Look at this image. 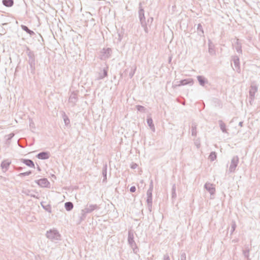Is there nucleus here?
<instances>
[{
  "instance_id": "obj_1",
  "label": "nucleus",
  "mask_w": 260,
  "mask_h": 260,
  "mask_svg": "<svg viewBox=\"0 0 260 260\" xmlns=\"http://www.w3.org/2000/svg\"><path fill=\"white\" fill-rule=\"evenodd\" d=\"M144 10L142 7V3L141 2L139 4V19L140 22L141 26L144 28L145 33L148 34L149 32L148 27L147 26L146 20L144 14Z\"/></svg>"
},
{
  "instance_id": "obj_2",
  "label": "nucleus",
  "mask_w": 260,
  "mask_h": 260,
  "mask_svg": "<svg viewBox=\"0 0 260 260\" xmlns=\"http://www.w3.org/2000/svg\"><path fill=\"white\" fill-rule=\"evenodd\" d=\"M46 237L52 241H59L61 239V235L56 229H50L46 233Z\"/></svg>"
},
{
  "instance_id": "obj_3",
  "label": "nucleus",
  "mask_w": 260,
  "mask_h": 260,
  "mask_svg": "<svg viewBox=\"0 0 260 260\" xmlns=\"http://www.w3.org/2000/svg\"><path fill=\"white\" fill-rule=\"evenodd\" d=\"M112 53L111 48H104L99 53V58L102 60H106L110 57Z\"/></svg>"
},
{
  "instance_id": "obj_4",
  "label": "nucleus",
  "mask_w": 260,
  "mask_h": 260,
  "mask_svg": "<svg viewBox=\"0 0 260 260\" xmlns=\"http://www.w3.org/2000/svg\"><path fill=\"white\" fill-rule=\"evenodd\" d=\"M239 161V158L237 155L235 156L232 158L229 170L230 173H234L235 172Z\"/></svg>"
},
{
  "instance_id": "obj_5",
  "label": "nucleus",
  "mask_w": 260,
  "mask_h": 260,
  "mask_svg": "<svg viewBox=\"0 0 260 260\" xmlns=\"http://www.w3.org/2000/svg\"><path fill=\"white\" fill-rule=\"evenodd\" d=\"M35 182L37 184L41 187L50 188V183L48 179L46 178H43L40 179L36 180Z\"/></svg>"
},
{
  "instance_id": "obj_6",
  "label": "nucleus",
  "mask_w": 260,
  "mask_h": 260,
  "mask_svg": "<svg viewBox=\"0 0 260 260\" xmlns=\"http://www.w3.org/2000/svg\"><path fill=\"white\" fill-rule=\"evenodd\" d=\"M78 100V91H72L69 99V103H71L72 104V107H74L76 105Z\"/></svg>"
},
{
  "instance_id": "obj_7",
  "label": "nucleus",
  "mask_w": 260,
  "mask_h": 260,
  "mask_svg": "<svg viewBox=\"0 0 260 260\" xmlns=\"http://www.w3.org/2000/svg\"><path fill=\"white\" fill-rule=\"evenodd\" d=\"M26 53L28 56L27 61L29 62H36L35 54L34 51L30 50L29 47H27L26 49Z\"/></svg>"
},
{
  "instance_id": "obj_8",
  "label": "nucleus",
  "mask_w": 260,
  "mask_h": 260,
  "mask_svg": "<svg viewBox=\"0 0 260 260\" xmlns=\"http://www.w3.org/2000/svg\"><path fill=\"white\" fill-rule=\"evenodd\" d=\"M100 208V206L97 204H87L84 209L85 210V212L86 213H90L94 210H99Z\"/></svg>"
},
{
  "instance_id": "obj_9",
  "label": "nucleus",
  "mask_w": 260,
  "mask_h": 260,
  "mask_svg": "<svg viewBox=\"0 0 260 260\" xmlns=\"http://www.w3.org/2000/svg\"><path fill=\"white\" fill-rule=\"evenodd\" d=\"M193 79L192 78H187L185 79L181 80L179 81H178V84H176V86H184L186 85H192L193 84Z\"/></svg>"
},
{
  "instance_id": "obj_10",
  "label": "nucleus",
  "mask_w": 260,
  "mask_h": 260,
  "mask_svg": "<svg viewBox=\"0 0 260 260\" xmlns=\"http://www.w3.org/2000/svg\"><path fill=\"white\" fill-rule=\"evenodd\" d=\"M204 188L210 193L211 196L215 194L216 190L213 184L206 182L204 185Z\"/></svg>"
},
{
  "instance_id": "obj_11",
  "label": "nucleus",
  "mask_w": 260,
  "mask_h": 260,
  "mask_svg": "<svg viewBox=\"0 0 260 260\" xmlns=\"http://www.w3.org/2000/svg\"><path fill=\"white\" fill-rule=\"evenodd\" d=\"M50 152L48 151H42L40 153H39L37 155L36 157L39 159H47L50 157Z\"/></svg>"
},
{
  "instance_id": "obj_12",
  "label": "nucleus",
  "mask_w": 260,
  "mask_h": 260,
  "mask_svg": "<svg viewBox=\"0 0 260 260\" xmlns=\"http://www.w3.org/2000/svg\"><path fill=\"white\" fill-rule=\"evenodd\" d=\"M208 52L211 55H214L216 54L215 45L210 39L208 40Z\"/></svg>"
},
{
  "instance_id": "obj_13",
  "label": "nucleus",
  "mask_w": 260,
  "mask_h": 260,
  "mask_svg": "<svg viewBox=\"0 0 260 260\" xmlns=\"http://www.w3.org/2000/svg\"><path fill=\"white\" fill-rule=\"evenodd\" d=\"M108 67L107 66L103 69V70L99 73L98 80H102L108 76Z\"/></svg>"
},
{
  "instance_id": "obj_14",
  "label": "nucleus",
  "mask_w": 260,
  "mask_h": 260,
  "mask_svg": "<svg viewBox=\"0 0 260 260\" xmlns=\"http://www.w3.org/2000/svg\"><path fill=\"white\" fill-rule=\"evenodd\" d=\"M11 164V161L9 159H5L1 162V167L4 172L8 170Z\"/></svg>"
},
{
  "instance_id": "obj_15",
  "label": "nucleus",
  "mask_w": 260,
  "mask_h": 260,
  "mask_svg": "<svg viewBox=\"0 0 260 260\" xmlns=\"http://www.w3.org/2000/svg\"><path fill=\"white\" fill-rule=\"evenodd\" d=\"M233 61L235 66V70L238 73L240 72V66L239 58L238 56H234L233 57Z\"/></svg>"
},
{
  "instance_id": "obj_16",
  "label": "nucleus",
  "mask_w": 260,
  "mask_h": 260,
  "mask_svg": "<svg viewBox=\"0 0 260 260\" xmlns=\"http://www.w3.org/2000/svg\"><path fill=\"white\" fill-rule=\"evenodd\" d=\"M257 86L256 85H251L249 91V99H254L255 93L257 91Z\"/></svg>"
},
{
  "instance_id": "obj_17",
  "label": "nucleus",
  "mask_w": 260,
  "mask_h": 260,
  "mask_svg": "<svg viewBox=\"0 0 260 260\" xmlns=\"http://www.w3.org/2000/svg\"><path fill=\"white\" fill-rule=\"evenodd\" d=\"M134 231L132 230H129L128 231L127 242L128 245L135 242L134 240Z\"/></svg>"
},
{
  "instance_id": "obj_18",
  "label": "nucleus",
  "mask_w": 260,
  "mask_h": 260,
  "mask_svg": "<svg viewBox=\"0 0 260 260\" xmlns=\"http://www.w3.org/2000/svg\"><path fill=\"white\" fill-rule=\"evenodd\" d=\"M197 80L199 84L202 86H204L205 84L208 83V81L207 78L202 75H199L197 77Z\"/></svg>"
},
{
  "instance_id": "obj_19",
  "label": "nucleus",
  "mask_w": 260,
  "mask_h": 260,
  "mask_svg": "<svg viewBox=\"0 0 260 260\" xmlns=\"http://www.w3.org/2000/svg\"><path fill=\"white\" fill-rule=\"evenodd\" d=\"M21 161L29 167L35 168L34 161L30 159L22 158Z\"/></svg>"
},
{
  "instance_id": "obj_20",
  "label": "nucleus",
  "mask_w": 260,
  "mask_h": 260,
  "mask_svg": "<svg viewBox=\"0 0 260 260\" xmlns=\"http://www.w3.org/2000/svg\"><path fill=\"white\" fill-rule=\"evenodd\" d=\"M107 164L105 162L103 165L102 169V175L103 177V182H107Z\"/></svg>"
},
{
  "instance_id": "obj_21",
  "label": "nucleus",
  "mask_w": 260,
  "mask_h": 260,
  "mask_svg": "<svg viewBox=\"0 0 260 260\" xmlns=\"http://www.w3.org/2000/svg\"><path fill=\"white\" fill-rule=\"evenodd\" d=\"M21 28L23 30L25 31L26 33L29 34L31 37L35 35L34 31L30 30L27 26L25 25H21Z\"/></svg>"
},
{
  "instance_id": "obj_22",
  "label": "nucleus",
  "mask_w": 260,
  "mask_h": 260,
  "mask_svg": "<svg viewBox=\"0 0 260 260\" xmlns=\"http://www.w3.org/2000/svg\"><path fill=\"white\" fill-rule=\"evenodd\" d=\"M197 31L198 35L202 37H205L204 35V31L202 26V25L201 23H199L197 26Z\"/></svg>"
},
{
  "instance_id": "obj_23",
  "label": "nucleus",
  "mask_w": 260,
  "mask_h": 260,
  "mask_svg": "<svg viewBox=\"0 0 260 260\" xmlns=\"http://www.w3.org/2000/svg\"><path fill=\"white\" fill-rule=\"evenodd\" d=\"M250 250V248L249 245H245L244 249L243 250V254L244 257L247 259H249Z\"/></svg>"
},
{
  "instance_id": "obj_24",
  "label": "nucleus",
  "mask_w": 260,
  "mask_h": 260,
  "mask_svg": "<svg viewBox=\"0 0 260 260\" xmlns=\"http://www.w3.org/2000/svg\"><path fill=\"white\" fill-rule=\"evenodd\" d=\"M45 203H46V202H42L41 203V205L42 207V208L45 211L48 212L49 213H51L52 209H51V206L50 204L45 205Z\"/></svg>"
},
{
  "instance_id": "obj_25",
  "label": "nucleus",
  "mask_w": 260,
  "mask_h": 260,
  "mask_svg": "<svg viewBox=\"0 0 260 260\" xmlns=\"http://www.w3.org/2000/svg\"><path fill=\"white\" fill-rule=\"evenodd\" d=\"M14 135L15 134L13 133H12L9 135H6L5 136V138H6L5 144L7 145V146H9L10 144L11 140L14 137Z\"/></svg>"
},
{
  "instance_id": "obj_26",
  "label": "nucleus",
  "mask_w": 260,
  "mask_h": 260,
  "mask_svg": "<svg viewBox=\"0 0 260 260\" xmlns=\"http://www.w3.org/2000/svg\"><path fill=\"white\" fill-rule=\"evenodd\" d=\"M62 118L63 120L65 125L66 126L69 125L70 124V120L66 113L63 111H62Z\"/></svg>"
},
{
  "instance_id": "obj_27",
  "label": "nucleus",
  "mask_w": 260,
  "mask_h": 260,
  "mask_svg": "<svg viewBox=\"0 0 260 260\" xmlns=\"http://www.w3.org/2000/svg\"><path fill=\"white\" fill-rule=\"evenodd\" d=\"M147 123L148 126L150 127V129L153 132L155 131V127L153 124V120L151 117H148L147 118Z\"/></svg>"
},
{
  "instance_id": "obj_28",
  "label": "nucleus",
  "mask_w": 260,
  "mask_h": 260,
  "mask_svg": "<svg viewBox=\"0 0 260 260\" xmlns=\"http://www.w3.org/2000/svg\"><path fill=\"white\" fill-rule=\"evenodd\" d=\"M218 123H219V126H220L221 131L223 133H227V129L226 128L225 124L221 120H219L218 121Z\"/></svg>"
},
{
  "instance_id": "obj_29",
  "label": "nucleus",
  "mask_w": 260,
  "mask_h": 260,
  "mask_svg": "<svg viewBox=\"0 0 260 260\" xmlns=\"http://www.w3.org/2000/svg\"><path fill=\"white\" fill-rule=\"evenodd\" d=\"M147 203H152V191H151L150 189H148L147 191Z\"/></svg>"
},
{
  "instance_id": "obj_30",
  "label": "nucleus",
  "mask_w": 260,
  "mask_h": 260,
  "mask_svg": "<svg viewBox=\"0 0 260 260\" xmlns=\"http://www.w3.org/2000/svg\"><path fill=\"white\" fill-rule=\"evenodd\" d=\"M74 207V205L71 202H67L64 204V208L67 211H71Z\"/></svg>"
},
{
  "instance_id": "obj_31",
  "label": "nucleus",
  "mask_w": 260,
  "mask_h": 260,
  "mask_svg": "<svg viewBox=\"0 0 260 260\" xmlns=\"http://www.w3.org/2000/svg\"><path fill=\"white\" fill-rule=\"evenodd\" d=\"M197 124L194 122H192L191 125V135L192 136L196 137L197 136Z\"/></svg>"
},
{
  "instance_id": "obj_32",
  "label": "nucleus",
  "mask_w": 260,
  "mask_h": 260,
  "mask_svg": "<svg viewBox=\"0 0 260 260\" xmlns=\"http://www.w3.org/2000/svg\"><path fill=\"white\" fill-rule=\"evenodd\" d=\"M2 3L7 7H11L14 5V0H3Z\"/></svg>"
},
{
  "instance_id": "obj_33",
  "label": "nucleus",
  "mask_w": 260,
  "mask_h": 260,
  "mask_svg": "<svg viewBox=\"0 0 260 260\" xmlns=\"http://www.w3.org/2000/svg\"><path fill=\"white\" fill-rule=\"evenodd\" d=\"M29 66V70L30 73L32 75H34L36 72V62H29L28 63Z\"/></svg>"
},
{
  "instance_id": "obj_34",
  "label": "nucleus",
  "mask_w": 260,
  "mask_h": 260,
  "mask_svg": "<svg viewBox=\"0 0 260 260\" xmlns=\"http://www.w3.org/2000/svg\"><path fill=\"white\" fill-rule=\"evenodd\" d=\"M117 34H118V42H120L121 41V40L123 37L124 29L123 28H121V29L120 30H118Z\"/></svg>"
},
{
  "instance_id": "obj_35",
  "label": "nucleus",
  "mask_w": 260,
  "mask_h": 260,
  "mask_svg": "<svg viewBox=\"0 0 260 260\" xmlns=\"http://www.w3.org/2000/svg\"><path fill=\"white\" fill-rule=\"evenodd\" d=\"M81 215L80 216V221L81 222L82 221L86 219V214H88V213H86L85 212V210L82 209L81 210Z\"/></svg>"
},
{
  "instance_id": "obj_36",
  "label": "nucleus",
  "mask_w": 260,
  "mask_h": 260,
  "mask_svg": "<svg viewBox=\"0 0 260 260\" xmlns=\"http://www.w3.org/2000/svg\"><path fill=\"white\" fill-rule=\"evenodd\" d=\"M217 157V154L216 153L215 151H212L209 156V159L211 161H214L216 159Z\"/></svg>"
},
{
  "instance_id": "obj_37",
  "label": "nucleus",
  "mask_w": 260,
  "mask_h": 260,
  "mask_svg": "<svg viewBox=\"0 0 260 260\" xmlns=\"http://www.w3.org/2000/svg\"><path fill=\"white\" fill-rule=\"evenodd\" d=\"M176 190V185H175V184H174L172 186V190H171L172 191V198L173 199H175L177 197Z\"/></svg>"
},
{
  "instance_id": "obj_38",
  "label": "nucleus",
  "mask_w": 260,
  "mask_h": 260,
  "mask_svg": "<svg viewBox=\"0 0 260 260\" xmlns=\"http://www.w3.org/2000/svg\"><path fill=\"white\" fill-rule=\"evenodd\" d=\"M235 49L238 53H242V47L241 44L239 43L238 40L237 41V46H236Z\"/></svg>"
},
{
  "instance_id": "obj_39",
  "label": "nucleus",
  "mask_w": 260,
  "mask_h": 260,
  "mask_svg": "<svg viewBox=\"0 0 260 260\" xmlns=\"http://www.w3.org/2000/svg\"><path fill=\"white\" fill-rule=\"evenodd\" d=\"M136 107L137 110L139 112H141L142 113H144L145 112L146 108L143 106L137 105L136 106Z\"/></svg>"
},
{
  "instance_id": "obj_40",
  "label": "nucleus",
  "mask_w": 260,
  "mask_h": 260,
  "mask_svg": "<svg viewBox=\"0 0 260 260\" xmlns=\"http://www.w3.org/2000/svg\"><path fill=\"white\" fill-rule=\"evenodd\" d=\"M136 68H137L136 66H134V68H131V70L130 72L129 73V75H128L129 77L130 78H132L134 76V75L135 73V71L136 70Z\"/></svg>"
},
{
  "instance_id": "obj_41",
  "label": "nucleus",
  "mask_w": 260,
  "mask_h": 260,
  "mask_svg": "<svg viewBox=\"0 0 260 260\" xmlns=\"http://www.w3.org/2000/svg\"><path fill=\"white\" fill-rule=\"evenodd\" d=\"M153 18L152 17H150L147 19V20L146 21V24H147V26L148 27H150L151 25V24L153 22Z\"/></svg>"
},
{
  "instance_id": "obj_42",
  "label": "nucleus",
  "mask_w": 260,
  "mask_h": 260,
  "mask_svg": "<svg viewBox=\"0 0 260 260\" xmlns=\"http://www.w3.org/2000/svg\"><path fill=\"white\" fill-rule=\"evenodd\" d=\"M31 173H32L31 171H28L26 172L21 173L19 174L18 176L23 177V176H28V175H30Z\"/></svg>"
},
{
  "instance_id": "obj_43",
  "label": "nucleus",
  "mask_w": 260,
  "mask_h": 260,
  "mask_svg": "<svg viewBox=\"0 0 260 260\" xmlns=\"http://www.w3.org/2000/svg\"><path fill=\"white\" fill-rule=\"evenodd\" d=\"M236 228V224L235 221H233L232 225H231V234H232L233 232L235 231Z\"/></svg>"
},
{
  "instance_id": "obj_44",
  "label": "nucleus",
  "mask_w": 260,
  "mask_h": 260,
  "mask_svg": "<svg viewBox=\"0 0 260 260\" xmlns=\"http://www.w3.org/2000/svg\"><path fill=\"white\" fill-rule=\"evenodd\" d=\"M147 207L148 209L150 212L152 211V203H147Z\"/></svg>"
},
{
  "instance_id": "obj_45",
  "label": "nucleus",
  "mask_w": 260,
  "mask_h": 260,
  "mask_svg": "<svg viewBox=\"0 0 260 260\" xmlns=\"http://www.w3.org/2000/svg\"><path fill=\"white\" fill-rule=\"evenodd\" d=\"M186 254L185 252H182L180 255V260H186Z\"/></svg>"
},
{
  "instance_id": "obj_46",
  "label": "nucleus",
  "mask_w": 260,
  "mask_h": 260,
  "mask_svg": "<svg viewBox=\"0 0 260 260\" xmlns=\"http://www.w3.org/2000/svg\"><path fill=\"white\" fill-rule=\"evenodd\" d=\"M138 167V165L136 163L132 162L131 165V168L132 169H135Z\"/></svg>"
},
{
  "instance_id": "obj_47",
  "label": "nucleus",
  "mask_w": 260,
  "mask_h": 260,
  "mask_svg": "<svg viewBox=\"0 0 260 260\" xmlns=\"http://www.w3.org/2000/svg\"><path fill=\"white\" fill-rule=\"evenodd\" d=\"M136 190V188L135 186H132L129 188V191L131 192H135Z\"/></svg>"
},
{
  "instance_id": "obj_48",
  "label": "nucleus",
  "mask_w": 260,
  "mask_h": 260,
  "mask_svg": "<svg viewBox=\"0 0 260 260\" xmlns=\"http://www.w3.org/2000/svg\"><path fill=\"white\" fill-rule=\"evenodd\" d=\"M153 188V181L151 180L150 181V183L149 185V188L148 189H150L151 191H152Z\"/></svg>"
},
{
  "instance_id": "obj_49",
  "label": "nucleus",
  "mask_w": 260,
  "mask_h": 260,
  "mask_svg": "<svg viewBox=\"0 0 260 260\" xmlns=\"http://www.w3.org/2000/svg\"><path fill=\"white\" fill-rule=\"evenodd\" d=\"M131 248L133 249V248L136 247L137 246L136 242L133 243V244H131L129 245Z\"/></svg>"
},
{
  "instance_id": "obj_50",
  "label": "nucleus",
  "mask_w": 260,
  "mask_h": 260,
  "mask_svg": "<svg viewBox=\"0 0 260 260\" xmlns=\"http://www.w3.org/2000/svg\"><path fill=\"white\" fill-rule=\"evenodd\" d=\"M133 252L135 254H137L139 251V248L138 246L133 249Z\"/></svg>"
},
{
  "instance_id": "obj_51",
  "label": "nucleus",
  "mask_w": 260,
  "mask_h": 260,
  "mask_svg": "<svg viewBox=\"0 0 260 260\" xmlns=\"http://www.w3.org/2000/svg\"><path fill=\"white\" fill-rule=\"evenodd\" d=\"M164 260H170V257L168 254L164 255Z\"/></svg>"
},
{
  "instance_id": "obj_52",
  "label": "nucleus",
  "mask_w": 260,
  "mask_h": 260,
  "mask_svg": "<svg viewBox=\"0 0 260 260\" xmlns=\"http://www.w3.org/2000/svg\"><path fill=\"white\" fill-rule=\"evenodd\" d=\"M254 100V99H252V100L251 99H249V104H250L251 105H252V103H253V102Z\"/></svg>"
},
{
  "instance_id": "obj_53",
  "label": "nucleus",
  "mask_w": 260,
  "mask_h": 260,
  "mask_svg": "<svg viewBox=\"0 0 260 260\" xmlns=\"http://www.w3.org/2000/svg\"><path fill=\"white\" fill-rule=\"evenodd\" d=\"M30 196L32 198H36V199H39V197L38 196H36L35 194H30Z\"/></svg>"
},
{
  "instance_id": "obj_54",
  "label": "nucleus",
  "mask_w": 260,
  "mask_h": 260,
  "mask_svg": "<svg viewBox=\"0 0 260 260\" xmlns=\"http://www.w3.org/2000/svg\"><path fill=\"white\" fill-rule=\"evenodd\" d=\"M243 121H240L239 123V125L241 127H242L243 126Z\"/></svg>"
},
{
  "instance_id": "obj_55",
  "label": "nucleus",
  "mask_w": 260,
  "mask_h": 260,
  "mask_svg": "<svg viewBox=\"0 0 260 260\" xmlns=\"http://www.w3.org/2000/svg\"><path fill=\"white\" fill-rule=\"evenodd\" d=\"M18 146L21 148H24V146L22 145V144H20L19 142H18Z\"/></svg>"
},
{
  "instance_id": "obj_56",
  "label": "nucleus",
  "mask_w": 260,
  "mask_h": 260,
  "mask_svg": "<svg viewBox=\"0 0 260 260\" xmlns=\"http://www.w3.org/2000/svg\"><path fill=\"white\" fill-rule=\"evenodd\" d=\"M37 170L38 171H41V169L40 168V167H39V165H37Z\"/></svg>"
},
{
  "instance_id": "obj_57",
  "label": "nucleus",
  "mask_w": 260,
  "mask_h": 260,
  "mask_svg": "<svg viewBox=\"0 0 260 260\" xmlns=\"http://www.w3.org/2000/svg\"><path fill=\"white\" fill-rule=\"evenodd\" d=\"M34 123H30V126H31L32 127H34Z\"/></svg>"
},
{
  "instance_id": "obj_58",
  "label": "nucleus",
  "mask_w": 260,
  "mask_h": 260,
  "mask_svg": "<svg viewBox=\"0 0 260 260\" xmlns=\"http://www.w3.org/2000/svg\"><path fill=\"white\" fill-rule=\"evenodd\" d=\"M128 69H125V71H124V73H126V72H128Z\"/></svg>"
},
{
  "instance_id": "obj_59",
  "label": "nucleus",
  "mask_w": 260,
  "mask_h": 260,
  "mask_svg": "<svg viewBox=\"0 0 260 260\" xmlns=\"http://www.w3.org/2000/svg\"><path fill=\"white\" fill-rule=\"evenodd\" d=\"M171 60H172V57H169V62H170L171 61Z\"/></svg>"
},
{
  "instance_id": "obj_60",
  "label": "nucleus",
  "mask_w": 260,
  "mask_h": 260,
  "mask_svg": "<svg viewBox=\"0 0 260 260\" xmlns=\"http://www.w3.org/2000/svg\"><path fill=\"white\" fill-rule=\"evenodd\" d=\"M52 177H53V178H55V179H56V177L55 175H52Z\"/></svg>"
},
{
  "instance_id": "obj_61",
  "label": "nucleus",
  "mask_w": 260,
  "mask_h": 260,
  "mask_svg": "<svg viewBox=\"0 0 260 260\" xmlns=\"http://www.w3.org/2000/svg\"><path fill=\"white\" fill-rule=\"evenodd\" d=\"M140 183L142 184L144 183V181L143 180H141Z\"/></svg>"
},
{
  "instance_id": "obj_62",
  "label": "nucleus",
  "mask_w": 260,
  "mask_h": 260,
  "mask_svg": "<svg viewBox=\"0 0 260 260\" xmlns=\"http://www.w3.org/2000/svg\"><path fill=\"white\" fill-rule=\"evenodd\" d=\"M21 170H22V168H19V169H18V170H19V171H20Z\"/></svg>"
}]
</instances>
